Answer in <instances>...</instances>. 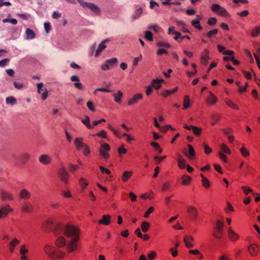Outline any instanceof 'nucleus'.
I'll list each match as a JSON object with an SVG mask.
<instances>
[{
  "mask_svg": "<svg viewBox=\"0 0 260 260\" xmlns=\"http://www.w3.org/2000/svg\"><path fill=\"white\" fill-rule=\"evenodd\" d=\"M3 22L4 23L10 22L14 25H16L17 24V20L16 19L14 18L5 19L3 20Z\"/></svg>",
  "mask_w": 260,
  "mask_h": 260,
  "instance_id": "864d4df0",
  "label": "nucleus"
},
{
  "mask_svg": "<svg viewBox=\"0 0 260 260\" xmlns=\"http://www.w3.org/2000/svg\"><path fill=\"white\" fill-rule=\"evenodd\" d=\"M240 151L241 154L244 157H247L249 155V152L244 147H242Z\"/></svg>",
  "mask_w": 260,
  "mask_h": 260,
  "instance_id": "8fccbe9b",
  "label": "nucleus"
},
{
  "mask_svg": "<svg viewBox=\"0 0 260 260\" xmlns=\"http://www.w3.org/2000/svg\"><path fill=\"white\" fill-rule=\"evenodd\" d=\"M37 86L38 93L41 95V99L43 100H45L47 98L48 95L47 89L46 88L44 89H42V87L44 86L43 83H37Z\"/></svg>",
  "mask_w": 260,
  "mask_h": 260,
  "instance_id": "423d86ee",
  "label": "nucleus"
},
{
  "mask_svg": "<svg viewBox=\"0 0 260 260\" xmlns=\"http://www.w3.org/2000/svg\"><path fill=\"white\" fill-rule=\"evenodd\" d=\"M117 62V59L116 57H113L111 59H108L106 61V63L108 64V66L111 67L115 64Z\"/></svg>",
  "mask_w": 260,
  "mask_h": 260,
  "instance_id": "37998d69",
  "label": "nucleus"
},
{
  "mask_svg": "<svg viewBox=\"0 0 260 260\" xmlns=\"http://www.w3.org/2000/svg\"><path fill=\"white\" fill-rule=\"evenodd\" d=\"M118 151L119 156H120L121 154H125L127 152V150L123 148V146H121L118 148Z\"/></svg>",
  "mask_w": 260,
  "mask_h": 260,
  "instance_id": "774afa93",
  "label": "nucleus"
},
{
  "mask_svg": "<svg viewBox=\"0 0 260 260\" xmlns=\"http://www.w3.org/2000/svg\"><path fill=\"white\" fill-rule=\"evenodd\" d=\"M210 94L211 97L207 99V102L209 105H214L217 102V99L213 95L211 92H210Z\"/></svg>",
  "mask_w": 260,
  "mask_h": 260,
  "instance_id": "7c9ffc66",
  "label": "nucleus"
},
{
  "mask_svg": "<svg viewBox=\"0 0 260 260\" xmlns=\"http://www.w3.org/2000/svg\"><path fill=\"white\" fill-rule=\"evenodd\" d=\"M13 211V209L9 205H6L0 208V219L7 216L8 214Z\"/></svg>",
  "mask_w": 260,
  "mask_h": 260,
  "instance_id": "0eeeda50",
  "label": "nucleus"
},
{
  "mask_svg": "<svg viewBox=\"0 0 260 260\" xmlns=\"http://www.w3.org/2000/svg\"><path fill=\"white\" fill-rule=\"evenodd\" d=\"M156 44L159 47H166L167 48L171 47V45L169 43L162 41H158Z\"/></svg>",
  "mask_w": 260,
  "mask_h": 260,
  "instance_id": "a18cd8bd",
  "label": "nucleus"
},
{
  "mask_svg": "<svg viewBox=\"0 0 260 260\" xmlns=\"http://www.w3.org/2000/svg\"><path fill=\"white\" fill-rule=\"evenodd\" d=\"M6 104L10 105H14L16 104V99L13 96H9L6 99Z\"/></svg>",
  "mask_w": 260,
  "mask_h": 260,
  "instance_id": "72a5a7b5",
  "label": "nucleus"
},
{
  "mask_svg": "<svg viewBox=\"0 0 260 260\" xmlns=\"http://www.w3.org/2000/svg\"><path fill=\"white\" fill-rule=\"evenodd\" d=\"M217 19L215 17H210L207 21V23L210 25H213L216 24Z\"/></svg>",
  "mask_w": 260,
  "mask_h": 260,
  "instance_id": "052dcab7",
  "label": "nucleus"
},
{
  "mask_svg": "<svg viewBox=\"0 0 260 260\" xmlns=\"http://www.w3.org/2000/svg\"><path fill=\"white\" fill-rule=\"evenodd\" d=\"M32 208V205L30 203H26L22 206V210L24 212H29Z\"/></svg>",
  "mask_w": 260,
  "mask_h": 260,
  "instance_id": "c756f323",
  "label": "nucleus"
},
{
  "mask_svg": "<svg viewBox=\"0 0 260 260\" xmlns=\"http://www.w3.org/2000/svg\"><path fill=\"white\" fill-rule=\"evenodd\" d=\"M148 28L149 29H152L155 32H158L160 29V27L158 26L157 24L149 25Z\"/></svg>",
  "mask_w": 260,
  "mask_h": 260,
  "instance_id": "338daca9",
  "label": "nucleus"
},
{
  "mask_svg": "<svg viewBox=\"0 0 260 260\" xmlns=\"http://www.w3.org/2000/svg\"><path fill=\"white\" fill-rule=\"evenodd\" d=\"M154 208L153 207L151 206L149 208L148 210L145 212L144 214V217L145 218H148L149 215L154 211Z\"/></svg>",
  "mask_w": 260,
  "mask_h": 260,
  "instance_id": "e2e57ef3",
  "label": "nucleus"
},
{
  "mask_svg": "<svg viewBox=\"0 0 260 260\" xmlns=\"http://www.w3.org/2000/svg\"><path fill=\"white\" fill-rule=\"evenodd\" d=\"M248 251L251 256H254L257 255L258 251V248L256 244H252L248 247Z\"/></svg>",
  "mask_w": 260,
  "mask_h": 260,
  "instance_id": "f3484780",
  "label": "nucleus"
},
{
  "mask_svg": "<svg viewBox=\"0 0 260 260\" xmlns=\"http://www.w3.org/2000/svg\"><path fill=\"white\" fill-rule=\"evenodd\" d=\"M26 245L23 244L21 246L20 248V254L21 255H24L28 252V250L25 248Z\"/></svg>",
  "mask_w": 260,
  "mask_h": 260,
  "instance_id": "6e6d98bb",
  "label": "nucleus"
},
{
  "mask_svg": "<svg viewBox=\"0 0 260 260\" xmlns=\"http://www.w3.org/2000/svg\"><path fill=\"white\" fill-rule=\"evenodd\" d=\"M194 241V238L191 236H185L184 237V242L187 248H191L193 246L191 241Z\"/></svg>",
  "mask_w": 260,
  "mask_h": 260,
  "instance_id": "dca6fc26",
  "label": "nucleus"
},
{
  "mask_svg": "<svg viewBox=\"0 0 260 260\" xmlns=\"http://www.w3.org/2000/svg\"><path fill=\"white\" fill-rule=\"evenodd\" d=\"M150 226V225L149 222L147 221H143L142 223L141 228L143 232H147L148 231Z\"/></svg>",
  "mask_w": 260,
  "mask_h": 260,
  "instance_id": "a19ab883",
  "label": "nucleus"
},
{
  "mask_svg": "<svg viewBox=\"0 0 260 260\" xmlns=\"http://www.w3.org/2000/svg\"><path fill=\"white\" fill-rule=\"evenodd\" d=\"M163 82H164V80L163 79H159L158 78H156L152 80L151 85L156 89H158L161 86V83Z\"/></svg>",
  "mask_w": 260,
  "mask_h": 260,
  "instance_id": "a211bd4d",
  "label": "nucleus"
},
{
  "mask_svg": "<svg viewBox=\"0 0 260 260\" xmlns=\"http://www.w3.org/2000/svg\"><path fill=\"white\" fill-rule=\"evenodd\" d=\"M19 197L21 199L28 200L30 197V193L26 189H22L19 193Z\"/></svg>",
  "mask_w": 260,
  "mask_h": 260,
  "instance_id": "6ab92c4d",
  "label": "nucleus"
},
{
  "mask_svg": "<svg viewBox=\"0 0 260 260\" xmlns=\"http://www.w3.org/2000/svg\"><path fill=\"white\" fill-rule=\"evenodd\" d=\"M80 184L81 186L82 189H84L88 185V182L85 179L81 178L79 181Z\"/></svg>",
  "mask_w": 260,
  "mask_h": 260,
  "instance_id": "de8ad7c7",
  "label": "nucleus"
},
{
  "mask_svg": "<svg viewBox=\"0 0 260 260\" xmlns=\"http://www.w3.org/2000/svg\"><path fill=\"white\" fill-rule=\"evenodd\" d=\"M242 189L244 191L245 195H247L249 193L252 192V190L250 188L245 186H242Z\"/></svg>",
  "mask_w": 260,
  "mask_h": 260,
  "instance_id": "bf43d9fd",
  "label": "nucleus"
},
{
  "mask_svg": "<svg viewBox=\"0 0 260 260\" xmlns=\"http://www.w3.org/2000/svg\"><path fill=\"white\" fill-rule=\"evenodd\" d=\"M71 80L74 82V87L79 89L82 90L83 89V85L80 82L79 77L77 75H73L71 77Z\"/></svg>",
  "mask_w": 260,
  "mask_h": 260,
  "instance_id": "9d476101",
  "label": "nucleus"
},
{
  "mask_svg": "<svg viewBox=\"0 0 260 260\" xmlns=\"http://www.w3.org/2000/svg\"><path fill=\"white\" fill-rule=\"evenodd\" d=\"M123 96V93L121 91L118 90L117 92L113 94L114 101L118 103H120L121 102V98Z\"/></svg>",
  "mask_w": 260,
  "mask_h": 260,
  "instance_id": "bb28decb",
  "label": "nucleus"
},
{
  "mask_svg": "<svg viewBox=\"0 0 260 260\" xmlns=\"http://www.w3.org/2000/svg\"><path fill=\"white\" fill-rule=\"evenodd\" d=\"M58 176L60 179L65 184L68 182L69 174L63 166L58 171Z\"/></svg>",
  "mask_w": 260,
  "mask_h": 260,
  "instance_id": "39448f33",
  "label": "nucleus"
},
{
  "mask_svg": "<svg viewBox=\"0 0 260 260\" xmlns=\"http://www.w3.org/2000/svg\"><path fill=\"white\" fill-rule=\"evenodd\" d=\"M190 107V99L188 95H185L183 100V109H186Z\"/></svg>",
  "mask_w": 260,
  "mask_h": 260,
  "instance_id": "473e14b6",
  "label": "nucleus"
},
{
  "mask_svg": "<svg viewBox=\"0 0 260 260\" xmlns=\"http://www.w3.org/2000/svg\"><path fill=\"white\" fill-rule=\"evenodd\" d=\"M211 10L217 13L218 15L223 17H228L229 14L224 8L221 7L219 5L214 4L211 6Z\"/></svg>",
  "mask_w": 260,
  "mask_h": 260,
  "instance_id": "7ed1b4c3",
  "label": "nucleus"
},
{
  "mask_svg": "<svg viewBox=\"0 0 260 260\" xmlns=\"http://www.w3.org/2000/svg\"><path fill=\"white\" fill-rule=\"evenodd\" d=\"M19 243V241L16 238L13 239L9 244L10 246L15 247Z\"/></svg>",
  "mask_w": 260,
  "mask_h": 260,
  "instance_id": "680f3d73",
  "label": "nucleus"
},
{
  "mask_svg": "<svg viewBox=\"0 0 260 260\" xmlns=\"http://www.w3.org/2000/svg\"><path fill=\"white\" fill-rule=\"evenodd\" d=\"M188 149H189V153H187L185 150H184L183 151V153L187 156L189 159H192L194 156H195L196 153L195 151L193 148V147L190 145L188 144L187 145Z\"/></svg>",
  "mask_w": 260,
  "mask_h": 260,
  "instance_id": "2eb2a0df",
  "label": "nucleus"
},
{
  "mask_svg": "<svg viewBox=\"0 0 260 260\" xmlns=\"http://www.w3.org/2000/svg\"><path fill=\"white\" fill-rule=\"evenodd\" d=\"M132 171H125L122 175L121 179L123 182H126L132 176Z\"/></svg>",
  "mask_w": 260,
  "mask_h": 260,
  "instance_id": "cd10ccee",
  "label": "nucleus"
},
{
  "mask_svg": "<svg viewBox=\"0 0 260 260\" xmlns=\"http://www.w3.org/2000/svg\"><path fill=\"white\" fill-rule=\"evenodd\" d=\"M187 212L189 213V216L192 220H195L198 217V210L193 206H189L187 207Z\"/></svg>",
  "mask_w": 260,
  "mask_h": 260,
  "instance_id": "6e6552de",
  "label": "nucleus"
},
{
  "mask_svg": "<svg viewBox=\"0 0 260 260\" xmlns=\"http://www.w3.org/2000/svg\"><path fill=\"white\" fill-rule=\"evenodd\" d=\"M82 122L85 124L88 128H91L92 126L90 124V118L88 116H85V119L81 120Z\"/></svg>",
  "mask_w": 260,
  "mask_h": 260,
  "instance_id": "4c0bfd02",
  "label": "nucleus"
},
{
  "mask_svg": "<svg viewBox=\"0 0 260 260\" xmlns=\"http://www.w3.org/2000/svg\"><path fill=\"white\" fill-rule=\"evenodd\" d=\"M75 146L77 150L79 151L81 148H84L86 144L83 143L82 138H76L74 141Z\"/></svg>",
  "mask_w": 260,
  "mask_h": 260,
  "instance_id": "f8f14e48",
  "label": "nucleus"
},
{
  "mask_svg": "<svg viewBox=\"0 0 260 260\" xmlns=\"http://www.w3.org/2000/svg\"><path fill=\"white\" fill-rule=\"evenodd\" d=\"M181 178L182 184L185 185L189 184L191 180V178L186 175H183Z\"/></svg>",
  "mask_w": 260,
  "mask_h": 260,
  "instance_id": "f704fd0d",
  "label": "nucleus"
},
{
  "mask_svg": "<svg viewBox=\"0 0 260 260\" xmlns=\"http://www.w3.org/2000/svg\"><path fill=\"white\" fill-rule=\"evenodd\" d=\"M1 196L3 201H12L13 200L12 194L5 190H2L1 191Z\"/></svg>",
  "mask_w": 260,
  "mask_h": 260,
  "instance_id": "ddd939ff",
  "label": "nucleus"
},
{
  "mask_svg": "<svg viewBox=\"0 0 260 260\" xmlns=\"http://www.w3.org/2000/svg\"><path fill=\"white\" fill-rule=\"evenodd\" d=\"M110 149L111 148L109 144L107 143L101 144L99 150L100 155L105 159H108L110 156L108 152Z\"/></svg>",
  "mask_w": 260,
  "mask_h": 260,
  "instance_id": "20e7f679",
  "label": "nucleus"
},
{
  "mask_svg": "<svg viewBox=\"0 0 260 260\" xmlns=\"http://www.w3.org/2000/svg\"><path fill=\"white\" fill-rule=\"evenodd\" d=\"M26 39L27 40H31V39H34L36 37L35 33L32 29H31L30 28L26 29Z\"/></svg>",
  "mask_w": 260,
  "mask_h": 260,
  "instance_id": "c85d7f7f",
  "label": "nucleus"
},
{
  "mask_svg": "<svg viewBox=\"0 0 260 260\" xmlns=\"http://www.w3.org/2000/svg\"><path fill=\"white\" fill-rule=\"evenodd\" d=\"M225 103L226 105L228 106L229 107L235 110H239L238 106L237 105L233 103L231 101L228 100L226 101Z\"/></svg>",
  "mask_w": 260,
  "mask_h": 260,
  "instance_id": "49530a36",
  "label": "nucleus"
},
{
  "mask_svg": "<svg viewBox=\"0 0 260 260\" xmlns=\"http://www.w3.org/2000/svg\"><path fill=\"white\" fill-rule=\"evenodd\" d=\"M203 145L206 154H209L211 153L212 151V149L210 148V147L206 143H204Z\"/></svg>",
  "mask_w": 260,
  "mask_h": 260,
  "instance_id": "603ef678",
  "label": "nucleus"
},
{
  "mask_svg": "<svg viewBox=\"0 0 260 260\" xmlns=\"http://www.w3.org/2000/svg\"><path fill=\"white\" fill-rule=\"evenodd\" d=\"M159 5L154 1H151L150 2V8L152 9H154L155 11H158Z\"/></svg>",
  "mask_w": 260,
  "mask_h": 260,
  "instance_id": "3c124183",
  "label": "nucleus"
},
{
  "mask_svg": "<svg viewBox=\"0 0 260 260\" xmlns=\"http://www.w3.org/2000/svg\"><path fill=\"white\" fill-rule=\"evenodd\" d=\"M87 8L89 9L91 11H92L96 15H100L101 11L100 8L95 4L91 3H88V5L86 6Z\"/></svg>",
  "mask_w": 260,
  "mask_h": 260,
  "instance_id": "4468645a",
  "label": "nucleus"
},
{
  "mask_svg": "<svg viewBox=\"0 0 260 260\" xmlns=\"http://www.w3.org/2000/svg\"><path fill=\"white\" fill-rule=\"evenodd\" d=\"M223 231L221 232L216 231V232L213 234V236L218 239H220L222 237Z\"/></svg>",
  "mask_w": 260,
  "mask_h": 260,
  "instance_id": "0e129e2a",
  "label": "nucleus"
},
{
  "mask_svg": "<svg viewBox=\"0 0 260 260\" xmlns=\"http://www.w3.org/2000/svg\"><path fill=\"white\" fill-rule=\"evenodd\" d=\"M202 177V185L206 188H208L210 186V183L208 179L205 177L202 174H201Z\"/></svg>",
  "mask_w": 260,
  "mask_h": 260,
  "instance_id": "2f4dec72",
  "label": "nucleus"
},
{
  "mask_svg": "<svg viewBox=\"0 0 260 260\" xmlns=\"http://www.w3.org/2000/svg\"><path fill=\"white\" fill-rule=\"evenodd\" d=\"M98 91L106 92H110L112 91V90L109 89L107 88L101 87V88H98L95 89L93 92V93L95 94L96 91Z\"/></svg>",
  "mask_w": 260,
  "mask_h": 260,
  "instance_id": "4d7b16f0",
  "label": "nucleus"
},
{
  "mask_svg": "<svg viewBox=\"0 0 260 260\" xmlns=\"http://www.w3.org/2000/svg\"><path fill=\"white\" fill-rule=\"evenodd\" d=\"M108 127L109 129H110L114 134L118 138H121V136L119 132L114 129L110 124L108 125Z\"/></svg>",
  "mask_w": 260,
  "mask_h": 260,
  "instance_id": "5fc2aeb1",
  "label": "nucleus"
},
{
  "mask_svg": "<svg viewBox=\"0 0 260 260\" xmlns=\"http://www.w3.org/2000/svg\"><path fill=\"white\" fill-rule=\"evenodd\" d=\"M53 231L57 237L55 243L57 247L66 245V249L70 253L77 249L79 230L76 226L57 222Z\"/></svg>",
  "mask_w": 260,
  "mask_h": 260,
  "instance_id": "f257e3e1",
  "label": "nucleus"
},
{
  "mask_svg": "<svg viewBox=\"0 0 260 260\" xmlns=\"http://www.w3.org/2000/svg\"><path fill=\"white\" fill-rule=\"evenodd\" d=\"M201 19V17L199 15H197V18L191 21V25L199 30H201L202 29V27L199 24Z\"/></svg>",
  "mask_w": 260,
  "mask_h": 260,
  "instance_id": "412c9836",
  "label": "nucleus"
},
{
  "mask_svg": "<svg viewBox=\"0 0 260 260\" xmlns=\"http://www.w3.org/2000/svg\"><path fill=\"white\" fill-rule=\"evenodd\" d=\"M171 186V184L169 182H165L162 185V190L166 191L169 189Z\"/></svg>",
  "mask_w": 260,
  "mask_h": 260,
  "instance_id": "13d9d810",
  "label": "nucleus"
},
{
  "mask_svg": "<svg viewBox=\"0 0 260 260\" xmlns=\"http://www.w3.org/2000/svg\"><path fill=\"white\" fill-rule=\"evenodd\" d=\"M204 52L205 54L202 55L201 57V62L204 65H207L208 63V60L209 59L208 56L209 51L207 49H205Z\"/></svg>",
  "mask_w": 260,
  "mask_h": 260,
  "instance_id": "393cba45",
  "label": "nucleus"
},
{
  "mask_svg": "<svg viewBox=\"0 0 260 260\" xmlns=\"http://www.w3.org/2000/svg\"><path fill=\"white\" fill-rule=\"evenodd\" d=\"M218 31V29L217 28L213 29L209 31L207 34L206 36L208 38H211L212 37H215L216 35H217V32Z\"/></svg>",
  "mask_w": 260,
  "mask_h": 260,
  "instance_id": "e433bc0d",
  "label": "nucleus"
},
{
  "mask_svg": "<svg viewBox=\"0 0 260 260\" xmlns=\"http://www.w3.org/2000/svg\"><path fill=\"white\" fill-rule=\"evenodd\" d=\"M178 157L177 161L178 166L180 169H184L185 167L186 166V161L181 155L178 154Z\"/></svg>",
  "mask_w": 260,
  "mask_h": 260,
  "instance_id": "5701e85b",
  "label": "nucleus"
},
{
  "mask_svg": "<svg viewBox=\"0 0 260 260\" xmlns=\"http://www.w3.org/2000/svg\"><path fill=\"white\" fill-rule=\"evenodd\" d=\"M228 235L229 238L232 241H236L239 238V236L231 228L229 229Z\"/></svg>",
  "mask_w": 260,
  "mask_h": 260,
  "instance_id": "b1692460",
  "label": "nucleus"
},
{
  "mask_svg": "<svg viewBox=\"0 0 260 260\" xmlns=\"http://www.w3.org/2000/svg\"><path fill=\"white\" fill-rule=\"evenodd\" d=\"M39 162L44 165L49 164L51 161V157L47 154H42L39 157Z\"/></svg>",
  "mask_w": 260,
  "mask_h": 260,
  "instance_id": "9b49d317",
  "label": "nucleus"
},
{
  "mask_svg": "<svg viewBox=\"0 0 260 260\" xmlns=\"http://www.w3.org/2000/svg\"><path fill=\"white\" fill-rule=\"evenodd\" d=\"M87 107L91 111H95V109L93 103L91 101H88L87 103Z\"/></svg>",
  "mask_w": 260,
  "mask_h": 260,
  "instance_id": "69168bd1",
  "label": "nucleus"
},
{
  "mask_svg": "<svg viewBox=\"0 0 260 260\" xmlns=\"http://www.w3.org/2000/svg\"><path fill=\"white\" fill-rule=\"evenodd\" d=\"M223 223L219 220H217L215 226L216 231L221 232L222 231H223Z\"/></svg>",
  "mask_w": 260,
  "mask_h": 260,
  "instance_id": "58836bf2",
  "label": "nucleus"
},
{
  "mask_svg": "<svg viewBox=\"0 0 260 260\" xmlns=\"http://www.w3.org/2000/svg\"><path fill=\"white\" fill-rule=\"evenodd\" d=\"M260 35V26L255 27L251 31V35L252 37H256Z\"/></svg>",
  "mask_w": 260,
  "mask_h": 260,
  "instance_id": "c9c22d12",
  "label": "nucleus"
},
{
  "mask_svg": "<svg viewBox=\"0 0 260 260\" xmlns=\"http://www.w3.org/2000/svg\"><path fill=\"white\" fill-rule=\"evenodd\" d=\"M109 39L104 40L100 44L95 54L96 56H98L100 52L105 48H106V45L105 44V43L109 41Z\"/></svg>",
  "mask_w": 260,
  "mask_h": 260,
  "instance_id": "4be33fe9",
  "label": "nucleus"
},
{
  "mask_svg": "<svg viewBox=\"0 0 260 260\" xmlns=\"http://www.w3.org/2000/svg\"><path fill=\"white\" fill-rule=\"evenodd\" d=\"M30 158V155L27 152H23L20 155V159L23 164L28 161Z\"/></svg>",
  "mask_w": 260,
  "mask_h": 260,
  "instance_id": "a878e982",
  "label": "nucleus"
},
{
  "mask_svg": "<svg viewBox=\"0 0 260 260\" xmlns=\"http://www.w3.org/2000/svg\"><path fill=\"white\" fill-rule=\"evenodd\" d=\"M143 99V94L140 93L135 94L130 100H128L127 104L128 106L133 105L138 103Z\"/></svg>",
  "mask_w": 260,
  "mask_h": 260,
  "instance_id": "1a4fd4ad",
  "label": "nucleus"
},
{
  "mask_svg": "<svg viewBox=\"0 0 260 260\" xmlns=\"http://www.w3.org/2000/svg\"><path fill=\"white\" fill-rule=\"evenodd\" d=\"M111 221V216L109 215H104L102 219L98 221L99 224L105 225H109Z\"/></svg>",
  "mask_w": 260,
  "mask_h": 260,
  "instance_id": "aec40b11",
  "label": "nucleus"
},
{
  "mask_svg": "<svg viewBox=\"0 0 260 260\" xmlns=\"http://www.w3.org/2000/svg\"><path fill=\"white\" fill-rule=\"evenodd\" d=\"M44 251L50 258L53 260L62 259L66 254L64 252L61 251L50 245H46L44 248Z\"/></svg>",
  "mask_w": 260,
  "mask_h": 260,
  "instance_id": "f03ea898",
  "label": "nucleus"
},
{
  "mask_svg": "<svg viewBox=\"0 0 260 260\" xmlns=\"http://www.w3.org/2000/svg\"><path fill=\"white\" fill-rule=\"evenodd\" d=\"M145 39H146L147 40H148L150 41H152L153 39L152 32L149 30L145 31Z\"/></svg>",
  "mask_w": 260,
  "mask_h": 260,
  "instance_id": "c03bdc74",
  "label": "nucleus"
},
{
  "mask_svg": "<svg viewBox=\"0 0 260 260\" xmlns=\"http://www.w3.org/2000/svg\"><path fill=\"white\" fill-rule=\"evenodd\" d=\"M143 10L142 8L138 9L133 14L132 18L133 19H136L138 18L141 14L142 13Z\"/></svg>",
  "mask_w": 260,
  "mask_h": 260,
  "instance_id": "ea45409f",
  "label": "nucleus"
},
{
  "mask_svg": "<svg viewBox=\"0 0 260 260\" xmlns=\"http://www.w3.org/2000/svg\"><path fill=\"white\" fill-rule=\"evenodd\" d=\"M191 129H192L194 135H196L197 136L200 135L201 131H202L201 128L193 126H191Z\"/></svg>",
  "mask_w": 260,
  "mask_h": 260,
  "instance_id": "09e8293b",
  "label": "nucleus"
},
{
  "mask_svg": "<svg viewBox=\"0 0 260 260\" xmlns=\"http://www.w3.org/2000/svg\"><path fill=\"white\" fill-rule=\"evenodd\" d=\"M220 149L222 152L227 153V154H230L231 153V150L228 147V146L222 143L220 146Z\"/></svg>",
  "mask_w": 260,
  "mask_h": 260,
  "instance_id": "79ce46f5",
  "label": "nucleus"
}]
</instances>
